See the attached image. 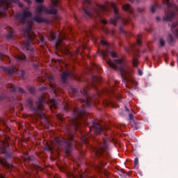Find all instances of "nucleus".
<instances>
[{
    "label": "nucleus",
    "instance_id": "obj_1",
    "mask_svg": "<svg viewBox=\"0 0 178 178\" xmlns=\"http://www.w3.org/2000/svg\"><path fill=\"white\" fill-rule=\"evenodd\" d=\"M109 6L113 8L114 12V17L111 19L112 24H114V26H116L118 24L124 25L130 22L129 17L126 19L120 17L119 10L116 7V3L112 1L105 6L98 4L94 6L92 0H83L82 9L86 17L96 19L102 23V24H108V21L102 19L101 12H108L109 10Z\"/></svg>",
    "mask_w": 178,
    "mask_h": 178
},
{
    "label": "nucleus",
    "instance_id": "obj_2",
    "mask_svg": "<svg viewBox=\"0 0 178 178\" xmlns=\"http://www.w3.org/2000/svg\"><path fill=\"white\" fill-rule=\"evenodd\" d=\"M108 65L112 69L120 71L123 83H125V84H127V83H129L130 79H129V77H127L129 72H127V70L126 69V61H124V60L116 59L114 60L113 62L108 61Z\"/></svg>",
    "mask_w": 178,
    "mask_h": 178
},
{
    "label": "nucleus",
    "instance_id": "obj_3",
    "mask_svg": "<svg viewBox=\"0 0 178 178\" xmlns=\"http://www.w3.org/2000/svg\"><path fill=\"white\" fill-rule=\"evenodd\" d=\"M72 113L74 118L69 121V124L74 130L77 131L80 129V122L79 120H83V118L87 115L86 108L83 107L82 110H81L80 108L74 107L72 109Z\"/></svg>",
    "mask_w": 178,
    "mask_h": 178
},
{
    "label": "nucleus",
    "instance_id": "obj_4",
    "mask_svg": "<svg viewBox=\"0 0 178 178\" xmlns=\"http://www.w3.org/2000/svg\"><path fill=\"white\" fill-rule=\"evenodd\" d=\"M29 109L35 112V114L41 118V119H45V110H44V97H40L38 99V101L36 102V106H34V102L33 99H28L26 101Z\"/></svg>",
    "mask_w": 178,
    "mask_h": 178
},
{
    "label": "nucleus",
    "instance_id": "obj_5",
    "mask_svg": "<svg viewBox=\"0 0 178 178\" xmlns=\"http://www.w3.org/2000/svg\"><path fill=\"white\" fill-rule=\"evenodd\" d=\"M167 5V10H165V15L163 17V20L165 22H171L173 17L177 15L178 8L173 1L170 0H163Z\"/></svg>",
    "mask_w": 178,
    "mask_h": 178
},
{
    "label": "nucleus",
    "instance_id": "obj_6",
    "mask_svg": "<svg viewBox=\"0 0 178 178\" xmlns=\"http://www.w3.org/2000/svg\"><path fill=\"white\" fill-rule=\"evenodd\" d=\"M73 141H74V138L72 134L69 136L68 139L55 138L56 144L65 147V152L67 155H72V146L73 145L72 143Z\"/></svg>",
    "mask_w": 178,
    "mask_h": 178
},
{
    "label": "nucleus",
    "instance_id": "obj_7",
    "mask_svg": "<svg viewBox=\"0 0 178 178\" xmlns=\"http://www.w3.org/2000/svg\"><path fill=\"white\" fill-rule=\"evenodd\" d=\"M93 151H95V155L97 156H109V152H108V143L104 140L103 143H99L97 147H95Z\"/></svg>",
    "mask_w": 178,
    "mask_h": 178
},
{
    "label": "nucleus",
    "instance_id": "obj_8",
    "mask_svg": "<svg viewBox=\"0 0 178 178\" xmlns=\"http://www.w3.org/2000/svg\"><path fill=\"white\" fill-rule=\"evenodd\" d=\"M51 5L50 6V9L45 8V13H48L49 15H54V19H58L56 17V13H58V10H56V8L58 6L59 0H51Z\"/></svg>",
    "mask_w": 178,
    "mask_h": 178
},
{
    "label": "nucleus",
    "instance_id": "obj_9",
    "mask_svg": "<svg viewBox=\"0 0 178 178\" xmlns=\"http://www.w3.org/2000/svg\"><path fill=\"white\" fill-rule=\"evenodd\" d=\"M69 79H76V76L72 71H64L61 74V81L63 84H66Z\"/></svg>",
    "mask_w": 178,
    "mask_h": 178
},
{
    "label": "nucleus",
    "instance_id": "obj_10",
    "mask_svg": "<svg viewBox=\"0 0 178 178\" xmlns=\"http://www.w3.org/2000/svg\"><path fill=\"white\" fill-rule=\"evenodd\" d=\"M81 92L86 97V99L83 101V105H86L88 108H90V106L92 105V102H91L88 97V88H84L82 90H81Z\"/></svg>",
    "mask_w": 178,
    "mask_h": 178
},
{
    "label": "nucleus",
    "instance_id": "obj_11",
    "mask_svg": "<svg viewBox=\"0 0 178 178\" xmlns=\"http://www.w3.org/2000/svg\"><path fill=\"white\" fill-rule=\"evenodd\" d=\"M9 6V0H0V16L5 15Z\"/></svg>",
    "mask_w": 178,
    "mask_h": 178
},
{
    "label": "nucleus",
    "instance_id": "obj_12",
    "mask_svg": "<svg viewBox=\"0 0 178 178\" xmlns=\"http://www.w3.org/2000/svg\"><path fill=\"white\" fill-rule=\"evenodd\" d=\"M1 69L3 70V72H5L6 74H8V76H12L13 73H16L15 71L16 70L17 67L16 65H13L10 67L1 66Z\"/></svg>",
    "mask_w": 178,
    "mask_h": 178
},
{
    "label": "nucleus",
    "instance_id": "obj_13",
    "mask_svg": "<svg viewBox=\"0 0 178 178\" xmlns=\"http://www.w3.org/2000/svg\"><path fill=\"white\" fill-rule=\"evenodd\" d=\"M92 127L95 134H102L104 132V127H102L98 122H93Z\"/></svg>",
    "mask_w": 178,
    "mask_h": 178
},
{
    "label": "nucleus",
    "instance_id": "obj_14",
    "mask_svg": "<svg viewBox=\"0 0 178 178\" xmlns=\"http://www.w3.org/2000/svg\"><path fill=\"white\" fill-rule=\"evenodd\" d=\"M33 15L31 14V12L27 11V10H24L22 13V16L19 18V22L22 24H24L26 23V19H29V17H31Z\"/></svg>",
    "mask_w": 178,
    "mask_h": 178
},
{
    "label": "nucleus",
    "instance_id": "obj_15",
    "mask_svg": "<svg viewBox=\"0 0 178 178\" xmlns=\"http://www.w3.org/2000/svg\"><path fill=\"white\" fill-rule=\"evenodd\" d=\"M122 9L125 12H128L130 15H132V16H134V10L131 7V6L129 3H127L125 5L122 6Z\"/></svg>",
    "mask_w": 178,
    "mask_h": 178
},
{
    "label": "nucleus",
    "instance_id": "obj_16",
    "mask_svg": "<svg viewBox=\"0 0 178 178\" xmlns=\"http://www.w3.org/2000/svg\"><path fill=\"white\" fill-rule=\"evenodd\" d=\"M0 152L4 154L5 158H6L7 159H10V158H12V153L8 152L6 147L5 146L0 147Z\"/></svg>",
    "mask_w": 178,
    "mask_h": 178
},
{
    "label": "nucleus",
    "instance_id": "obj_17",
    "mask_svg": "<svg viewBox=\"0 0 178 178\" xmlns=\"http://www.w3.org/2000/svg\"><path fill=\"white\" fill-rule=\"evenodd\" d=\"M171 31L174 35L178 38V22H174L171 26Z\"/></svg>",
    "mask_w": 178,
    "mask_h": 178
},
{
    "label": "nucleus",
    "instance_id": "obj_18",
    "mask_svg": "<svg viewBox=\"0 0 178 178\" xmlns=\"http://www.w3.org/2000/svg\"><path fill=\"white\" fill-rule=\"evenodd\" d=\"M129 117L132 127H134V129H136V130L138 129V124L136 123V121H134V115L131 113L129 114Z\"/></svg>",
    "mask_w": 178,
    "mask_h": 178
},
{
    "label": "nucleus",
    "instance_id": "obj_19",
    "mask_svg": "<svg viewBox=\"0 0 178 178\" xmlns=\"http://www.w3.org/2000/svg\"><path fill=\"white\" fill-rule=\"evenodd\" d=\"M66 38L65 37H63L61 39H58L56 42V49H63V47H62V45H63V40H65Z\"/></svg>",
    "mask_w": 178,
    "mask_h": 178
},
{
    "label": "nucleus",
    "instance_id": "obj_20",
    "mask_svg": "<svg viewBox=\"0 0 178 178\" xmlns=\"http://www.w3.org/2000/svg\"><path fill=\"white\" fill-rule=\"evenodd\" d=\"M31 44H33V42L31 40H29L25 42L24 45V48L26 49V51H31V52H33V51H34V49L33 48H31V47L30 46Z\"/></svg>",
    "mask_w": 178,
    "mask_h": 178
},
{
    "label": "nucleus",
    "instance_id": "obj_21",
    "mask_svg": "<svg viewBox=\"0 0 178 178\" xmlns=\"http://www.w3.org/2000/svg\"><path fill=\"white\" fill-rule=\"evenodd\" d=\"M161 6L158 3L152 4L150 7V10H151L152 13H155V12H156V9H159V8H161Z\"/></svg>",
    "mask_w": 178,
    "mask_h": 178
},
{
    "label": "nucleus",
    "instance_id": "obj_22",
    "mask_svg": "<svg viewBox=\"0 0 178 178\" xmlns=\"http://www.w3.org/2000/svg\"><path fill=\"white\" fill-rule=\"evenodd\" d=\"M6 88L8 90V91H10V92H16V90H17L16 86L12 83L6 85Z\"/></svg>",
    "mask_w": 178,
    "mask_h": 178
},
{
    "label": "nucleus",
    "instance_id": "obj_23",
    "mask_svg": "<svg viewBox=\"0 0 178 178\" xmlns=\"http://www.w3.org/2000/svg\"><path fill=\"white\" fill-rule=\"evenodd\" d=\"M33 20L36 22V23H44V22H45V19H42L40 17H38V15L33 17Z\"/></svg>",
    "mask_w": 178,
    "mask_h": 178
},
{
    "label": "nucleus",
    "instance_id": "obj_24",
    "mask_svg": "<svg viewBox=\"0 0 178 178\" xmlns=\"http://www.w3.org/2000/svg\"><path fill=\"white\" fill-rule=\"evenodd\" d=\"M167 40L170 45H172V44H175V39L171 34L168 35Z\"/></svg>",
    "mask_w": 178,
    "mask_h": 178
},
{
    "label": "nucleus",
    "instance_id": "obj_25",
    "mask_svg": "<svg viewBox=\"0 0 178 178\" xmlns=\"http://www.w3.org/2000/svg\"><path fill=\"white\" fill-rule=\"evenodd\" d=\"M47 38L49 41H53V40H56V34H55L54 32H50V37H48L46 35V38Z\"/></svg>",
    "mask_w": 178,
    "mask_h": 178
},
{
    "label": "nucleus",
    "instance_id": "obj_26",
    "mask_svg": "<svg viewBox=\"0 0 178 178\" xmlns=\"http://www.w3.org/2000/svg\"><path fill=\"white\" fill-rule=\"evenodd\" d=\"M36 12L38 15L42 13V12H45V7L42 6H40L37 8Z\"/></svg>",
    "mask_w": 178,
    "mask_h": 178
},
{
    "label": "nucleus",
    "instance_id": "obj_27",
    "mask_svg": "<svg viewBox=\"0 0 178 178\" xmlns=\"http://www.w3.org/2000/svg\"><path fill=\"white\" fill-rule=\"evenodd\" d=\"M15 58L17 60H24L26 59V56L23 54H20L16 55Z\"/></svg>",
    "mask_w": 178,
    "mask_h": 178
},
{
    "label": "nucleus",
    "instance_id": "obj_28",
    "mask_svg": "<svg viewBox=\"0 0 178 178\" xmlns=\"http://www.w3.org/2000/svg\"><path fill=\"white\" fill-rule=\"evenodd\" d=\"M50 103L51 104L52 108L56 109V106H58V101H56L55 99H51L50 100Z\"/></svg>",
    "mask_w": 178,
    "mask_h": 178
},
{
    "label": "nucleus",
    "instance_id": "obj_29",
    "mask_svg": "<svg viewBox=\"0 0 178 178\" xmlns=\"http://www.w3.org/2000/svg\"><path fill=\"white\" fill-rule=\"evenodd\" d=\"M132 65L134 67H137L138 66V60L134 57L132 58Z\"/></svg>",
    "mask_w": 178,
    "mask_h": 178
},
{
    "label": "nucleus",
    "instance_id": "obj_30",
    "mask_svg": "<svg viewBox=\"0 0 178 178\" xmlns=\"http://www.w3.org/2000/svg\"><path fill=\"white\" fill-rule=\"evenodd\" d=\"M143 37V35L141 33L138 35V38L136 39V42L138 45H141L142 41H141V38Z\"/></svg>",
    "mask_w": 178,
    "mask_h": 178
},
{
    "label": "nucleus",
    "instance_id": "obj_31",
    "mask_svg": "<svg viewBox=\"0 0 178 178\" xmlns=\"http://www.w3.org/2000/svg\"><path fill=\"white\" fill-rule=\"evenodd\" d=\"M159 45L161 47H165L166 45V41L164 40L163 38H161L159 40Z\"/></svg>",
    "mask_w": 178,
    "mask_h": 178
},
{
    "label": "nucleus",
    "instance_id": "obj_32",
    "mask_svg": "<svg viewBox=\"0 0 178 178\" xmlns=\"http://www.w3.org/2000/svg\"><path fill=\"white\" fill-rule=\"evenodd\" d=\"M6 37L10 40L11 38H13V29H11L9 33H8V35H6Z\"/></svg>",
    "mask_w": 178,
    "mask_h": 178
},
{
    "label": "nucleus",
    "instance_id": "obj_33",
    "mask_svg": "<svg viewBox=\"0 0 178 178\" xmlns=\"http://www.w3.org/2000/svg\"><path fill=\"white\" fill-rule=\"evenodd\" d=\"M64 111H65V112H70V106H69V104H65L64 106Z\"/></svg>",
    "mask_w": 178,
    "mask_h": 178
},
{
    "label": "nucleus",
    "instance_id": "obj_34",
    "mask_svg": "<svg viewBox=\"0 0 178 178\" xmlns=\"http://www.w3.org/2000/svg\"><path fill=\"white\" fill-rule=\"evenodd\" d=\"M27 89L31 94H34V92L35 91V89L33 86H28Z\"/></svg>",
    "mask_w": 178,
    "mask_h": 178
},
{
    "label": "nucleus",
    "instance_id": "obj_35",
    "mask_svg": "<svg viewBox=\"0 0 178 178\" xmlns=\"http://www.w3.org/2000/svg\"><path fill=\"white\" fill-rule=\"evenodd\" d=\"M92 79H93V81H95V83L102 81V79H101L98 76H93Z\"/></svg>",
    "mask_w": 178,
    "mask_h": 178
},
{
    "label": "nucleus",
    "instance_id": "obj_36",
    "mask_svg": "<svg viewBox=\"0 0 178 178\" xmlns=\"http://www.w3.org/2000/svg\"><path fill=\"white\" fill-rule=\"evenodd\" d=\"M37 81H38V83H40L41 84V83H44V78L40 76L38 77Z\"/></svg>",
    "mask_w": 178,
    "mask_h": 178
},
{
    "label": "nucleus",
    "instance_id": "obj_37",
    "mask_svg": "<svg viewBox=\"0 0 178 178\" xmlns=\"http://www.w3.org/2000/svg\"><path fill=\"white\" fill-rule=\"evenodd\" d=\"M102 168H104V163H101L100 165L97 167L99 172H104L102 170Z\"/></svg>",
    "mask_w": 178,
    "mask_h": 178
},
{
    "label": "nucleus",
    "instance_id": "obj_38",
    "mask_svg": "<svg viewBox=\"0 0 178 178\" xmlns=\"http://www.w3.org/2000/svg\"><path fill=\"white\" fill-rule=\"evenodd\" d=\"M144 10H145V8L144 7H139L137 8V11L138 12V13H143Z\"/></svg>",
    "mask_w": 178,
    "mask_h": 178
},
{
    "label": "nucleus",
    "instance_id": "obj_39",
    "mask_svg": "<svg viewBox=\"0 0 178 178\" xmlns=\"http://www.w3.org/2000/svg\"><path fill=\"white\" fill-rule=\"evenodd\" d=\"M17 91H18L19 94H25L26 93V91H24V89L22 88H18Z\"/></svg>",
    "mask_w": 178,
    "mask_h": 178
},
{
    "label": "nucleus",
    "instance_id": "obj_40",
    "mask_svg": "<svg viewBox=\"0 0 178 178\" xmlns=\"http://www.w3.org/2000/svg\"><path fill=\"white\" fill-rule=\"evenodd\" d=\"M3 58H6V59H9V56H5L3 54L0 53V59H1V60H3Z\"/></svg>",
    "mask_w": 178,
    "mask_h": 178
},
{
    "label": "nucleus",
    "instance_id": "obj_41",
    "mask_svg": "<svg viewBox=\"0 0 178 178\" xmlns=\"http://www.w3.org/2000/svg\"><path fill=\"white\" fill-rule=\"evenodd\" d=\"M24 76H26V71L24 70H21V79H22V80H24Z\"/></svg>",
    "mask_w": 178,
    "mask_h": 178
},
{
    "label": "nucleus",
    "instance_id": "obj_42",
    "mask_svg": "<svg viewBox=\"0 0 178 178\" xmlns=\"http://www.w3.org/2000/svg\"><path fill=\"white\" fill-rule=\"evenodd\" d=\"M110 54L112 58H118V54H116V52L111 51Z\"/></svg>",
    "mask_w": 178,
    "mask_h": 178
},
{
    "label": "nucleus",
    "instance_id": "obj_43",
    "mask_svg": "<svg viewBox=\"0 0 178 178\" xmlns=\"http://www.w3.org/2000/svg\"><path fill=\"white\" fill-rule=\"evenodd\" d=\"M137 166H138V158L136 157L134 159V167L137 168Z\"/></svg>",
    "mask_w": 178,
    "mask_h": 178
},
{
    "label": "nucleus",
    "instance_id": "obj_44",
    "mask_svg": "<svg viewBox=\"0 0 178 178\" xmlns=\"http://www.w3.org/2000/svg\"><path fill=\"white\" fill-rule=\"evenodd\" d=\"M120 33H121L122 34L126 33V31H124V28H123V26L120 27Z\"/></svg>",
    "mask_w": 178,
    "mask_h": 178
},
{
    "label": "nucleus",
    "instance_id": "obj_45",
    "mask_svg": "<svg viewBox=\"0 0 178 178\" xmlns=\"http://www.w3.org/2000/svg\"><path fill=\"white\" fill-rule=\"evenodd\" d=\"M131 49H133V48L131 47H125V51L126 52H128V54L130 52V51H131Z\"/></svg>",
    "mask_w": 178,
    "mask_h": 178
},
{
    "label": "nucleus",
    "instance_id": "obj_46",
    "mask_svg": "<svg viewBox=\"0 0 178 178\" xmlns=\"http://www.w3.org/2000/svg\"><path fill=\"white\" fill-rule=\"evenodd\" d=\"M50 23H52V21L48 19V18H45V24H50Z\"/></svg>",
    "mask_w": 178,
    "mask_h": 178
},
{
    "label": "nucleus",
    "instance_id": "obj_47",
    "mask_svg": "<svg viewBox=\"0 0 178 178\" xmlns=\"http://www.w3.org/2000/svg\"><path fill=\"white\" fill-rule=\"evenodd\" d=\"M100 42L102 45H108V43L104 40H101Z\"/></svg>",
    "mask_w": 178,
    "mask_h": 178
},
{
    "label": "nucleus",
    "instance_id": "obj_48",
    "mask_svg": "<svg viewBox=\"0 0 178 178\" xmlns=\"http://www.w3.org/2000/svg\"><path fill=\"white\" fill-rule=\"evenodd\" d=\"M17 3H18L19 8H23L24 6V5H23V3L20 1L18 2Z\"/></svg>",
    "mask_w": 178,
    "mask_h": 178
},
{
    "label": "nucleus",
    "instance_id": "obj_49",
    "mask_svg": "<svg viewBox=\"0 0 178 178\" xmlns=\"http://www.w3.org/2000/svg\"><path fill=\"white\" fill-rule=\"evenodd\" d=\"M28 5H31V0H24Z\"/></svg>",
    "mask_w": 178,
    "mask_h": 178
},
{
    "label": "nucleus",
    "instance_id": "obj_50",
    "mask_svg": "<svg viewBox=\"0 0 178 178\" xmlns=\"http://www.w3.org/2000/svg\"><path fill=\"white\" fill-rule=\"evenodd\" d=\"M138 75H139V76H141V75L143 74V71L139 69V70H138Z\"/></svg>",
    "mask_w": 178,
    "mask_h": 178
},
{
    "label": "nucleus",
    "instance_id": "obj_51",
    "mask_svg": "<svg viewBox=\"0 0 178 178\" xmlns=\"http://www.w3.org/2000/svg\"><path fill=\"white\" fill-rule=\"evenodd\" d=\"M27 31H31L32 30V28H31V26H28L27 29H26Z\"/></svg>",
    "mask_w": 178,
    "mask_h": 178
},
{
    "label": "nucleus",
    "instance_id": "obj_52",
    "mask_svg": "<svg viewBox=\"0 0 178 178\" xmlns=\"http://www.w3.org/2000/svg\"><path fill=\"white\" fill-rule=\"evenodd\" d=\"M40 91H44V90H45V86H42L40 88H39Z\"/></svg>",
    "mask_w": 178,
    "mask_h": 178
},
{
    "label": "nucleus",
    "instance_id": "obj_53",
    "mask_svg": "<svg viewBox=\"0 0 178 178\" xmlns=\"http://www.w3.org/2000/svg\"><path fill=\"white\" fill-rule=\"evenodd\" d=\"M35 2H37L38 3H41L44 2V0H35Z\"/></svg>",
    "mask_w": 178,
    "mask_h": 178
},
{
    "label": "nucleus",
    "instance_id": "obj_54",
    "mask_svg": "<svg viewBox=\"0 0 178 178\" xmlns=\"http://www.w3.org/2000/svg\"><path fill=\"white\" fill-rule=\"evenodd\" d=\"M12 2H13L14 3H17L19 2V0H12Z\"/></svg>",
    "mask_w": 178,
    "mask_h": 178
},
{
    "label": "nucleus",
    "instance_id": "obj_55",
    "mask_svg": "<svg viewBox=\"0 0 178 178\" xmlns=\"http://www.w3.org/2000/svg\"><path fill=\"white\" fill-rule=\"evenodd\" d=\"M0 164L1 165H5V163L3 162V160L0 159Z\"/></svg>",
    "mask_w": 178,
    "mask_h": 178
},
{
    "label": "nucleus",
    "instance_id": "obj_56",
    "mask_svg": "<svg viewBox=\"0 0 178 178\" xmlns=\"http://www.w3.org/2000/svg\"><path fill=\"white\" fill-rule=\"evenodd\" d=\"M83 141L85 143H87V139H86V138H83Z\"/></svg>",
    "mask_w": 178,
    "mask_h": 178
},
{
    "label": "nucleus",
    "instance_id": "obj_57",
    "mask_svg": "<svg viewBox=\"0 0 178 178\" xmlns=\"http://www.w3.org/2000/svg\"><path fill=\"white\" fill-rule=\"evenodd\" d=\"M156 20H157V22H161V17H156Z\"/></svg>",
    "mask_w": 178,
    "mask_h": 178
},
{
    "label": "nucleus",
    "instance_id": "obj_58",
    "mask_svg": "<svg viewBox=\"0 0 178 178\" xmlns=\"http://www.w3.org/2000/svg\"><path fill=\"white\" fill-rule=\"evenodd\" d=\"M0 178H6V177L3 176L2 174H0Z\"/></svg>",
    "mask_w": 178,
    "mask_h": 178
},
{
    "label": "nucleus",
    "instance_id": "obj_59",
    "mask_svg": "<svg viewBox=\"0 0 178 178\" xmlns=\"http://www.w3.org/2000/svg\"><path fill=\"white\" fill-rule=\"evenodd\" d=\"M129 1H130V2H135V1H136V2H140L139 0H129Z\"/></svg>",
    "mask_w": 178,
    "mask_h": 178
},
{
    "label": "nucleus",
    "instance_id": "obj_60",
    "mask_svg": "<svg viewBox=\"0 0 178 178\" xmlns=\"http://www.w3.org/2000/svg\"><path fill=\"white\" fill-rule=\"evenodd\" d=\"M48 148H49V146H48V144H47V143H46L45 149H48Z\"/></svg>",
    "mask_w": 178,
    "mask_h": 178
},
{
    "label": "nucleus",
    "instance_id": "obj_61",
    "mask_svg": "<svg viewBox=\"0 0 178 178\" xmlns=\"http://www.w3.org/2000/svg\"><path fill=\"white\" fill-rule=\"evenodd\" d=\"M102 54H103V56H106V51H103Z\"/></svg>",
    "mask_w": 178,
    "mask_h": 178
},
{
    "label": "nucleus",
    "instance_id": "obj_62",
    "mask_svg": "<svg viewBox=\"0 0 178 178\" xmlns=\"http://www.w3.org/2000/svg\"><path fill=\"white\" fill-rule=\"evenodd\" d=\"M75 54L77 55L78 54H80V51H79V50H76V51H75Z\"/></svg>",
    "mask_w": 178,
    "mask_h": 178
},
{
    "label": "nucleus",
    "instance_id": "obj_63",
    "mask_svg": "<svg viewBox=\"0 0 178 178\" xmlns=\"http://www.w3.org/2000/svg\"><path fill=\"white\" fill-rule=\"evenodd\" d=\"M125 108H126V111H127V112H129V108H127V107H125Z\"/></svg>",
    "mask_w": 178,
    "mask_h": 178
},
{
    "label": "nucleus",
    "instance_id": "obj_64",
    "mask_svg": "<svg viewBox=\"0 0 178 178\" xmlns=\"http://www.w3.org/2000/svg\"><path fill=\"white\" fill-rule=\"evenodd\" d=\"M35 67L37 68V67H38V65H35Z\"/></svg>",
    "mask_w": 178,
    "mask_h": 178
}]
</instances>
